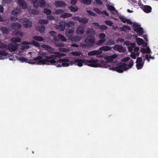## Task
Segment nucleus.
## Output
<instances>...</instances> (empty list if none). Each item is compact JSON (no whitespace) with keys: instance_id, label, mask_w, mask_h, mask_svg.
Returning <instances> with one entry per match:
<instances>
[{"instance_id":"6e6d98bb","label":"nucleus","mask_w":158,"mask_h":158,"mask_svg":"<svg viewBox=\"0 0 158 158\" xmlns=\"http://www.w3.org/2000/svg\"><path fill=\"white\" fill-rule=\"evenodd\" d=\"M9 19L10 21H16L18 20V19L17 17H14L13 16H11V17L9 18Z\"/></svg>"},{"instance_id":"473e14b6","label":"nucleus","mask_w":158,"mask_h":158,"mask_svg":"<svg viewBox=\"0 0 158 158\" xmlns=\"http://www.w3.org/2000/svg\"><path fill=\"white\" fill-rule=\"evenodd\" d=\"M33 39L36 40L40 42H42L44 40V39L42 37L38 36H34Z\"/></svg>"},{"instance_id":"680f3d73","label":"nucleus","mask_w":158,"mask_h":158,"mask_svg":"<svg viewBox=\"0 0 158 158\" xmlns=\"http://www.w3.org/2000/svg\"><path fill=\"white\" fill-rule=\"evenodd\" d=\"M59 50L60 52H66L68 51L67 49L64 48H60L59 49Z\"/></svg>"},{"instance_id":"ea45409f","label":"nucleus","mask_w":158,"mask_h":158,"mask_svg":"<svg viewBox=\"0 0 158 158\" xmlns=\"http://www.w3.org/2000/svg\"><path fill=\"white\" fill-rule=\"evenodd\" d=\"M144 62L142 63H136V66L138 69H141L143 65Z\"/></svg>"},{"instance_id":"3c124183","label":"nucleus","mask_w":158,"mask_h":158,"mask_svg":"<svg viewBox=\"0 0 158 158\" xmlns=\"http://www.w3.org/2000/svg\"><path fill=\"white\" fill-rule=\"evenodd\" d=\"M105 23L107 25L111 26L112 25L113 23L110 21L106 20L105 21Z\"/></svg>"},{"instance_id":"774afa93","label":"nucleus","mask_w":158,"mask_h":158,"mask_svg":"<svg viewBox=\"0 0 158 158\" xmlns=\"http://www.w3.org/2000/svg\"><path fill=\"white\" fill-rule=\"evenodd\" d=\"M80 46L81 47L83 48H86L89 47L88 44L83 43L81 44Z\"/></svg>"},{"instance_id":"dca6fc26","label":"nucleus","mask_w":158,"mask_h":158,"mask_svg":"<svg viewBox=\"0 0 158 158\" xmlns=\"http://www.w3.org/2000/svg\"><path fill=\"white\" fill-rule=\"evenodd\" d=\"M21 12V10L19 9L16 8L14 9L11 12V14L13 15L16 16L19 15Z\"/></svg>"},{"instance_id":"9d476101","label":"nucleus","mask_w":158,"mask_h":158,"mask_svg":"<svg viewBox=\"0 0 158 158\" xmlns=\"http://www.w3.org/2000/svg\"><path fill=\"white\" fill-rule=\"evenodd\" d=\"M10 27L12 28L14 30H18L21 27V24L18 23H15L10 24Z\"/></svg>"},{"instance_id":"0e129e2a","label":"nucleus","mask_w":158,"mask_h":158,"mask_svg":"<svg viewBox=\"0 0 158 158\" xmlns=\"http://www.w3.org/2000/svg\"><path fill=\"white\" fill-rule=\"evenodd\" d=\"M47 19H48L47 20H52L54 19V17L53 16L50 15L47 16Z\"/></svg>"},{"instance_id":"13d9d810","label":"nucleus","mask_w":158,"mask_h":158,"mask_svg":"<svg viewBox=\"0 0 158 158\" xmlns=\"http://www.w3.org/2000/svg\"><path fill=\"white\" fill-rule=\"evenodd\" d=\"M30 13H31L33 15H37L38 13V12L37 10L34 9L30 11Z\"/></svg>"},{"instance_id":"69168bd1","label":"nucleus","mask_w":158,"mask_h":158,"mask_svg":"<svg viewBox=\"0 0 158 158\" xmlns=\"http://www.w3.org/2000/svg\"><path fill=\"white\" fill-rule=\"evenodd\" d=\"M131 57L133 59H135L136 58V56L135 53L133 52H131Z\"/></svg>"},{"instance_id":"a878e982","label":"nucleus","mask_w":158,"mask_h":158,"mask_svg":"<svg viewBox=\"0 0 158 158\" xmlns=\"http://www.w3.org/2000/svg\"><path fill=\"white\" fill-rule=\"evenodd\" d=\"M72 16V14L68 13H65L62 14L61 15V17L63 18H66L68 17H71Z\"/></svg>"},{"instance_id":"a211bd4d","label":"nucleus","mask_w":158,"mask_h":158,"mask_svg":"<svg viewBox=\"0 0 158 158\" xmlns=\"http://www.w3.org/2000/svg\"><path fill=\"white\" fill-rule=\"evenodd\" d=\"M27 44L33 45L34 46H35L37 47H39L40 46V44L38 42L34 41L32 40L31 42H26Z\"/></svg>"},{"instance_id":"5701e85b","label":"nucleus","mask_w":158,"mask_h":158,"mask_svg":"<svg viewBox=\"0 0 158 158\" xmlns=\"http://www.w3.org/2000/svg\"><path fill=\"white\" fill-rule=\"evenodd\" d=\"M0 30L2 32L3 34H7L9 32V31L8 28L5 27H1Z\"/></svg>"},{"instance_id":"49530a36","label":"nucleus","mask_w":158,"mask_h":158,"mask_svg":"<svg viewBox=\"0 0 158 158\" xmlns=\"http://www.w3.org/2000/svg\"><path fill=\"white\" fill-rule=\"evenodd\" d=\"M137 42L138 44L140 45L143 43L144 41L142 39L137 38Z\"/></svg>"},{"instance_id":"20e7f679","label":"nucleus","mask_w":158,"mask_h":158,"mask_svg":"<svg viewBox=\"0 0 158 158\" xmlns=\"http://www.w3.org/2000/svg\"><path fill=\"white\" fill-rule=\"evenodd\" d=\"M23 21V24L24 27L30 28L31 27L32 23L29 19L27 18H24Z\"/></svg>"},{"instance_id":"4c0bfd02","label":"nucleus","mask_w":158,"mask_h":158,"mask_svg":"<svg viewBox=\"0 0 158 158\" xmlns=\"http://www.w3.org/2000/svg\"><path fill=\"white\" fill-rule=\"evenodd\" d=\"M10 40L14 43L19 42L21 41V39L18 37L13 38L11 39Z\"/></svg>"},{"instance_id":"1a4fd4ad","label":"nucleus","mask_w":158,"mask_h":158,"mask_svg":"<svg viewBox=\"0 0 158 158\" xmlns=\"http://www.w3.org/2000/svg\"><path fill=\"white\" fill-rule=\"evenodd\" d=\"M141 8L145 12L147 13H149L152 11V7L148 5H142Z\"/></svg>"},{"instance_id":"ddd939ff","label":"nucleus","mask_w":158,"mask_h":158,"mask_svg":"<svg viewBox=\"0 0 158 158\" xmlns=\"http://www.w3.org/2000/svg\"><path fill=\"white\" fill-rule=\"evenodd\" d=\"M41 46L45 50L48 51L51 53H52V52H52V51L54 50V48H52L48 45L44 44L42 45Z\"/></svg>"},{"instance_id":"a18cd8bd","label":"nucleus","mask_w":158,"mask_h":158,"mask_svg":"<svg viewBox=\"0 0 158 158\" xmlns=\"http://www.w3.org/2000/svg\"><path fill=\"white\" fill-rule=\"evenodd\" d=\"M119 18L123 23H125L126 22L127 19L124 16H120Z\"/></svg>"},{"instance_id":"423d86ee","label":"nucleus","mask_w":158,"mask_h":158,"mask_svg":"<svg viewBox=\"0 0 158 158\" xmlns=\"http://www.w3.org/2000/svg\"><path fill=\"white\" fill-rule=\"evenodd\" d=\"M18 48L17 44H10L8 45L7 49L10 51L12 52L16 51Z\"/></svg>"},{"instance_id":"0eeeda50","label":"nucleus","mask_w":158,"mask_h":158,"mask_svg":"<svg viewBox=\"0 0 158 158\" xmlns=\"http://www.w3.org/2000/svg\"><path fill=\"white\" fill-rule=\"evenodd\" d=\"M114 50H117L119 52H124L126 49L122 45H116L113 47Z\"/></svg>"},{"instance_id":"9b49d317","label":"nucleus","mask_w":158,"mask_h":158,"mask_svg":"<svg viewBox=\"0 0 158 158\" xmlns=\"http://www.w3.org/2000/svg\"><path fill=\"white\" fill-rule=\"evenodd\" d=\"M86 33L88 35L87 37H94V36L95 34V31L92 28H89L87 31Z\"/></svg>"},{"instance_id":"c03bdc74","label":"nucleus","mask_w":158,"mask_h":158,"mask_svg":"<svg viewBox=\"0 0 158 158\" xmlns=\"http://www.w3.org/2000/svg\"><path fill=\"white\" fill-rule=\"evenodd\" d=\"M106 37V35L104 33H101L99 35V38L100 39L102 40H106L105 39Z\"/></svg>"},{"instance_id":"e2e57ef3","label":"nucleus","mask_w":158,"mask_h":158,"mask_svg":"<svg viewBox=\"0 0 158 158\" xmlns=\"http://www.w3.org/2000/svg\"><path fill=\"white\" fill-rule=\"evenodd\" d=\"M142 59L140 57H138L137 58L136 63H142Z\"/></svg>"},{"instance_id":"09e8293b","label":"nucleus","mask_w":158,"mask_h":158,"mask_svg":"<svg viewBox=\"0 0 158 158\" xmlns=\"http://www.w3.org/2000/svg\"><path fill=\"white\" fill-rule=\"evenodd\" d=\"M72 54L75 56H79L81 54V53L79 51L74 52H72Z\"/></svg>"},{"instance_id":"c85d7f7f","label":"nucleus","mask_w":158,"mask_h":158,"mask_svg":"<svg viewBox=\"0 0 158 158\" xmlns=\"http://www.w3.org/2000/svg\"><path fill=\"white\" fill-rule=\"evenodd\" d=\"M48 22V20L46 19H40L39 21V23L41 25L47 24Z\"/></svg>"},{"instance_id":"412c9836","label":"nucleus","mask_w":158,"mask_h":158,"mask_svg":"<svg viewBox=\"0 0 158 158\" xmlns=\"http://www.w3.org/2000/svg\"><path fill=\"white\" fill-rule=\"evenodd\" d=\"M52 53L55 54L56 57H58L59 58L66 55V54L64 53H61L60 52H52Z\"/></svg>"},{"instance_id":"5fc2aeb1","label":"nucleus","mask_w":158,"mask_h":158,"mask_svg":"<svg viewBox=\"0 0 158 158\" xmlns=\"http://www.w3.org/2000/svg\"><path fill=\"white\" fill-rule=\"evenodd\" d=\"M8 53L4 51L0 50V55L2 56H6Z\"/></svg>"},{"instance_id":"72a5a7b5","label":"nucleus","mask_w":158,"mask_h":158,"mask_svg":"<svg viewBox=\"0 0 158 158\" xmlns=\"http://www.w3.org/2000/svg\"><path fill=\"white\" fill-rule=\"evenodd\" d=\"M69 61V60L68 59H60L57 60V63H65L68 62Z\"/></svg>"},{"instance_id":"bf43d9fd","label":"nucleus","mask_w":158,"mask_h":158,"mask_svg":"<svg viewBox=\"0 0 158 158\" xmlns=\"http://www.w3.org/2000/svg\"><path fill=\"white\" fill-rule=\"evenodd\" d=\"M49 62L51 64H54L56 63V61L54 59H48V61L47 62Z\"/></svg>"},{"instance_id":"4468645a","label":"nucleus","mask_w":158,"mask_h":158,"mask_svg":"<svg viewBox=\"0 0 158 158\" xmlns=\"http://www.w3.org/2000/svg\"><path fill=\"white\" fill-rule=\"evenodd\" d=\"M102 54V52L100 51L99 49L97 50H94L89 52L88 53V55L90 56H94L95 55H100Z\"/></svg>"},{"instance_id":"4d7b16f0","label":"nucleus","mask_w":158,"mask_h":158,"mask_svg":"<svg viewBox=\"0 0 158 158\" xmlns=\"http://www.w3.org/2000/svg\"><path fill=\"white\" fill-rule=\"evenodd\" d=\"M87 11L89 14V15H90L94 17L96 16L97 15L94 12L91 11L87 10Z\"/></svg>"},{"instance_id":"603ef678","label":"nucleus","mask_w":158,"mask_h":158,"mask_svg":"<svg viewBox=\"0 0 158 158\" xmlns=\"http://www.w3.org/2000/svg\"><path fill=\"white\" fill-rule=\"evenodd\" d=\"M7 47L6 45L2 42L0 40V48H6Z\"/></svg>"},{"instance_id":"37998d69","label":"nucleus","mask_w":158,"mask_h":158,"mask_svg":"<svg viewBox=\"0 0 158 158\" xmlns=\"http://www.w3.org/2000/svg\"><path fill=\"white\" fill-rule=\"evenodd\" d=\"M64 13V11L62 9H57L55 10V13L56 15H60Z\"/></svg>"},{"instance_id":"f257e3e1","label":"nucleus","mask_w":158,"mask_h":158,"mask_svg":"<svg viewBox=\"0 0 158 158\" xmlns=\"http://www.w3.org/2000/svg\"><path fill=\"white\" fill-rule=\"evenodd\" d=\"M75 63H77V65L80 67L82 66V64L85 63H88L87 65L92 67H106V65L104 64L103 65L102 64L104 63L103 61H102L101 63H97L98 61V60H95L92 59L90 60H88L86 59H77L75 60L74 61Z\"/></svg>"},{"instance_id":"c9c22d12","label":"nucleus","mask_w":158,"mask_h":158,"mask_svg":"<svg viewBox=\"0 0 158 158\" xmlns=\"http://www.w3.org/2000/svg\"><path fill=\"white\" fill-rule=\"evenodd\" d=\"M106 44L107 45H111L114 44V42L111 39H110L106 43Z\"/></svg>"},{"instance_id":"338daca9","label":"nucleus","mask_w":158,"mask_h":158,"mask_svg":"<svg viewBox=\"0 0 158 158\" xmlns=\"http://www.w3.org/2000/svg\"><path fill=\"white\" fill-rule=\"evenodd\" d=\"M134 62L133 61L131 60L130 61V63L128 65V68H131L132 67L133 65Z\"/></svg>"},{"instance_id":"052dcab7","label":"nucleus","mask_w":158,"mask_h":158,"mask_svg":"<svg viewBox=\"0 0 158 158\" xmlns=\"http://www.w3.org/2000/svg\"><path fill=\"white\" fill-rule=\"evenodd\" d=\"M107 27L105 25H101L100 27V29L103 30H106L107 29Z\"/></svg>"},{"instance_id":"f8f14e48","label":"nucleus","mask_w":158,"mask_h":158,"mask_svg":"<svg viewBox=\"0 0 158 158\" xmlns=\"http://www.w3.org/2000/svg\"><path fill=\"white\" fill-rule=\"evenodd\" d=\"M54 4L57 7H64L66 5V3L62 0L56 1Z\"/></svg>"},{"instance_id":"6ab92c4d","label":"nucleus","mask_w":158,"mask_h":158,"mask_svg":"<svg viewBox=\"0 0 158 158\" xmlns=\"http://www.w3.org/2000/svg\"><path fill=\"white\" fill-rule=\"evenodd\" d=\"M74 28L73 27L71 28L70 29H68L66 31V34L67 35L70 36L72 35L74 33Z\"/></svg>"},{"instance_id":"8fccbe9b","label":"nucleus","mask_w":158,"mask_h":158,"mask_svg":"<svg viewBox=\"0 0 158 158\" xmlns=\"http://www.w3.org/2000/svg\"><path fill=\"white\" fill-rule=\"evenodd\" d=\"M66 25L68 27H70L74 25V23L73 21H69L66 23Z\"/></svg>"},{"instance_id":"7ed1b4c3","label":"nucleus","mask_w":158,"mask_h":158,"mask_svg":"<svg viewBox=\"0 0 158 158\" xmlns=\"http://www.w3.org/2000/svg\"><path fill=\"white\" fill-rule=\"evenodd\" d=\"M44 57H45L44 59H42L38 62H36L35 63L37 64H44L46 63L48 61V59H54L56 58L55 55H51L50 56H43Z\"/></svg>"},{"instance_id":"58836bf2","label":"nucleus","mask_w":158,"mask_h":158,"mask_svg":"<svg viewBox=\"0 0 158 158\" xmlns=\"http://www.w3.org/2000/svg\"><path fill=\"white\" fill-rule=\"evenodd\" d=\"M58 37L59 39L62 41H65L67 40L61 34H58Z\"/></svg>"},{"instance_id":"a19ab883","label":"nucleus","mask_w":158,"mask_h":158,"mask_svg":"<svg viewBox=\"0 0 158 158\" xmlns=\"http://www.w3.org/2000/svg\"><path fill=\"white\" fill-rule=\"evenodd\" d=\"M107 9L110 11H117L114 7L112 5H108V6H107Z\"/></svg>"},{"instance_id":"393cba45","label":"nucleus","mask_w":158,"mask_h":158,"mask_svg":"<svg viewBox=\"0 0 158 158\" xmlns=\"http://www.w3.org/2000/svg\"><path fill=\"white\" fill-rule=\"evenodd\" d=\"M80 2L84 4L90 5L92 2V0H79Z\"/></svg>"},{"instance_id":"f03ea898","label":"nucleus","mask_w":158,"mask_h":158,"mask_svg":"<svg viewBox=\"0 0 158 158\" xmlns=\"http://www.w3.org/2000/svg\"><path fill=\"white\" fill-rule=\"evenodd\" d=\"M127 66V64L125 63H122L120 65L111 69L113 71L121 73H123L124 71H126L128 69Z\"/></svg>"},{"instance_id":"bb28decb","label":"nucleus","mask_w":158,"mask_h":158,"mask_svg":"<svg viewBox=\"0 0 158 158\" xmlns=\"http://www.w3.org/2000/svg\"><path fill=\"white\" fill-rule=\"evenodd\" d=\"M69 9L71 10V12H77L78 10V8L77 6H75V7L70 6L69 7Z\"/></svg>"},{"instance_id":"4be33fe9","label":"nucleus","mask_w":158,"mask_h":158,"mask_svg":"<svg viewBox=\"0 0 158 158\" xmlns=\"http://www.w3.org/2000/svg\"><path fill=\"white\" fill-rule=\"evenodd\" d=\"M43 56H44L42 55V56H38L35 57V58H34L33 59V60H34V61L38 60V61H40V60H41L42 59H43ZM37 62H38V61H37ZM36 62L32 61V62H31L30 63L31 64H36L35 63Z\"/></svg>"},{"instance_id":"e433bc0d","label":"nucleus","mask_w":158,"mask_h":158,"mask_svg":"<svg viewBox=\"0 0 158 158\" xmlns=\"http://www.w3.org/2000/svg\"><path fill=\"white\" fill-rule=\"evenodd\" d=\"M44 13L47 15H50L52 12L48 8L44 9Z\"/></svg>"},{"instance_id":"de8ad7c7","label":"nucleus","mask_w":158,"mask_h":158,"mask_svg":"<svg viewBox=\"0 0 158 158\" xmlns=\"http://www.w3.org/2000/svg\"><path fill=\"white\" fill-rule=\"evenodd\" d=\"M23 32L22 31H17L15 33V35L16 36H22L23 35Z\"/></svg>"},{"instance_id":"79ce46f5","label":"nucleus","mask_w":158,"mask_h":158,"mask_svg":"<svg viewBox=\"0 0 158 158\" xmlns=\"http://www.w3.org/2000/svg\"><path fill=\"white\" fill-rule=\"evenodd\" d=\"M106 41V40H102V39H101V40H99L96 43V44L98 45H102V44H103V43H104L105 41Z\"/></svg>"},{"instance_id":"2f4dec72","label":"nucleus","mask_w":158,"mask_h":158,"mask_svg":"<svg viewBox=\"0 0 158 158\" xmlns=\"http://www.w3.org/2000/svg\"><path fill=\"white\" fill-rule=\"evenodd\" d=\"M89 21V19L85 18H81V19L80 22L84 24L87 23Z\"/></svg>"},{"instance_id":"864d4df0","label":"nucleus","mask_w":158,"mask_h":158,"mask_svg":"<svg viewBox=\"0 0 158 158\" xmlns=\"http://www.w3.org/2000/svg\"><path fill=\"white\" fill-rule=\"evenodd\" d=\"M97 13L99 14H101L102 11L98 8H95L93 9Z\"/></svg>"},{"instance_id":"6e6552de","label":"nucleus","mask_w":158,"mask_h":158,"mask_svg":"<svg viewBox=\"0 0 158 158\" xmlns=\"http://www.w3.org/2000/svg\"><path fill=\"white\" fill-rule=\"evenodd\" d=\"M17 1L19 7L23 9H26L27 8V3L24 0H16Z\"/></svg>"},{"instance_id":"c756f323","label":"nucleus","mask_w":158,"mask_h":158,"mask_svg":"<svg viewBox=\"0 0 158 158\" xmlns=\"http://www.w3.org/2000/svg\"><path fill=\"white\" fill-rule=\"evenodd\" d=\"M32 2L33 3V6L35 8L38 9L40 7L39 0L34 1Z\"/></svg>"},{"instance_id":"39448f33","label":"nucleus","mask_w":158,"mask_h":158,"mask_svg":"<svg viewBox=\"0 0 158 158\" xmlns=\"http://www.w3.org/2000/svg\"><path fill=\"white\" fill-rule=\"evenodd\" d=\"M84 42L88 44L89 46H93L95 44V39L94 37H87L85 39Z\"/></svg>"},{"instance_id":"2eb2a0df","label":"nucleus","mask_w":158,"mask_h":158,"mask_svg":"<svg viewBox=\"0 0 158 158\" xmlns=\"http://www.w3.org/2000/svg\"><path fill=\"white\" fill-rule=\"evenodd\" d=\"M143 29L141 27L135 28L134 29V31L138 33V35L139 36L142 35L143 34Z\"/></svg>"},{"instance_id":"7c9ffc66","label":"nucleus","mask_w":158,"mask_h":158,"mask_svg":"<svg viewBox=\"0 0 158 158\" xmlns=\"http://www.w3.org/2000/svg\"><path fill=\"white\" fill-rule=\"evenodd\" d=\"M40 7H44L45 6L46 2L44 0H39Z\"/></svg>"},{"instance_id":"aec40b11","label":"nucleus","mask_w":158,"mask_h":158,"mask_svg":"<svg viewBox=\"0 0 158 158\" xmlns=\"http://www.w3.org/2000/svg\"><path fill=\"white\" fill-rule=\"evenodd\" d=\"M76 32L78 35H82L84 33L83 28L82 26H79Z\"/></svg>"},{"instance_id":"cd10ccee","label":"nucleus","mask_w":158,"mask_h":158,"mask_svg":"<svg viewBox=\"0 0 158 158\" xmlns=\"http://www.w3.org/2000/svg\"><path fill=\"white\" fill-rule=\"evenodd\" d=\"M72 40L75 42H78L81 40V38L78 36H72L71 38Z\"/></svg>"},{"instance_id":"b1692460","label":"nucleus","mask_w":158,"mask_h":158,"mask_svg":"<svg viewBox=\"0 0 158 158\" xmlns=\"http://www.w3.org/2000/svg\"><path fill=\"white\" fill-rule=\"evenodd\" d=\"M66 24V23L64 22L60 23L59 26V29L61 31H64L65 29Z\"/></svg>"},{"instance_id":"f3484780","label":"nucleus","mask_w":158,"mask_h":158,"mask_svg":"<svg viewBox=\"0 0 158 158\" xmlns=\"http://www.w3.org/2000/svg\"><path fill=\"white\" fill-rule=\"evenodd\" d=\"M99 49L100 51L102 52V51H110L111 49V48L109 46H105L100 47L99 48Z\"/></svg>"},{"instance_id":"f704fd0d","label":"nucleus","mask_w":158,"mask_h":158,"mask_svg":"<svg viewBox=\"0 0 158 158\" xmlns=\"http://www.w3.org/2000/svg\"><path fill=\"white\" fill-rule=\"evenodd\" d=\"M38 30L41 33H43L44 32L45 27L43 25L39 26L38 27Z\"/></svg>"}]
</instances>
